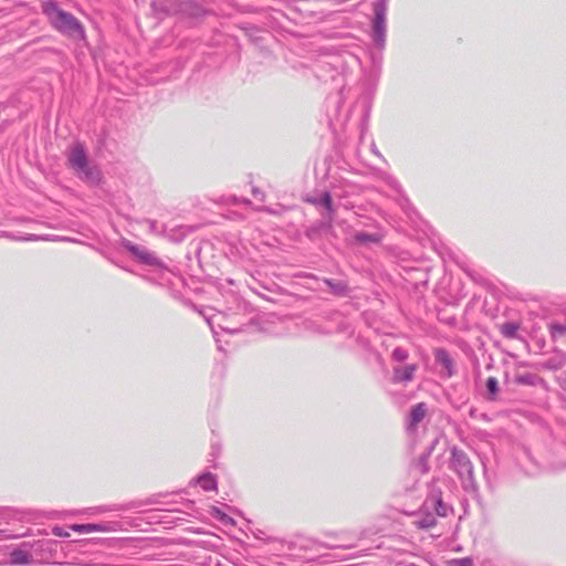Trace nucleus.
<instances>
[{
	"label": "nucleus",
	"mask_w": 566,
	"mask_h": 566,
	"mask_svg": "<svg viewBox=\"0 0 566 566\" xmlns=\"http://www.w3.org/2000/svg\"><path fill=\"white\" fill-rule=\"evenodd\" d=\"M41 9L52 27L62 34L74 40H83L85 38V31L81 22L73 14L60 9L56 1H43Z\"/></svg>",
	"instance_id": "1"
},
{
	"label": "nucleus",
	"mask_w": 566,
	"mask_h": 566,
	"mask_svg": "<svg viewBox=\"0 0 566 566\" xmlns=\"http://www.w3.org/2000/svg\"><path fill=\"white\" fill-rule=\"evenodd\" d=\"M67 163L80 179L90 184L97 185L101 180V171L96 165L92 164L84 146L81 143L73 144L66 151Z\"/></svg>",
	"instance_id": "2"
},
{
	"label": "nucleus",
	"mask_w": 566,
	"mask_h": 566,
	"mask_svg": "<svg viewBox=\"0 0 566 566\" xmlns=\"http://www.w3.org/2000/svg\"><path fill=\"white\" fill-rule=\"evenodd\" d=\"M51 541L23 542L19 547L13 548L9 556V564L13 566H27L49 558L52 546Z\"/></svg>",
	"instance_id": "3"
},
{
	"label": "nucleus",
	"mask_w": 566,
	"mask_h": 566,
	"mask_svg": "<svg viewBox=\"0 0 566 566\" xmlns=\"http://www.w3.org/2000/svg\"><path fill=\"white\" fill-rule=\"evenodd\" d=\"M388 0H378L374 4L375 18L373 21V40L375 44L382 49L386 43V14Z\"/></svg>",
	"instance_id": "4"
},
{
	"label": "nucleus",
	"mask_w": 566,
	"mask_h": 566,
	"mask_svg": "<svg viewBox=\"0 0 566 566\" xmlns=\"http://www.w3.org/2000/svg\"><path fill=\"white\" fill-rule=\"evenodd\" d=\"M123 245L135 258H137L139 262L158 268L160 272V280L168 281L165 276L170 275L171 273L161 265V262L153 252L148 251L146 248L136 245L130 241H125Z\"/></svg>",
	"instance_id": "5"
},
{
	"label": "nucleus",
	"mask_w": 566,
	"mask_h": 566,
	"mask_svg": "<svg viewBox=\"0 0 566 566\" xmlns=\"http://www.w3.org/2000/svg\"><path fill=\"white\" fill-rule=\"evenodd\" d=\"M450 467L461 479H473V467L470 459L463 451L455 447L451 449Z\"/></svg>",
	"instance_id": "6"
},
{
	"label": "nucleus",
	"mask_w": 566,
	"mask_h": 566,
	"mask_svg": "<svg viewBox=\"0 0 566 566\" xmlns=\"http://www.w3.org/2000/svg\"><path fill=\"white\" fill-rule=\"evenodd\" d=\"M418 369L417 364L398 365L392 370V381L397 384L409 382L413 379V375Z\"/></svg>",
	"instance_id": "7"
},
{
	"label": "nucleus",
	"mask_w": 566,
	"mask_h": 566,
	"mask_svg": "<svg viewBox=\"0 0 566 566\" xmlns=\"http://www.w3.org/2000/svg\"><path fill=\"white\" fill-rule=\"evenodd\" d=\"M427 411L428 409L424 402H419L411 408L407 424L409 432L416 431L417 426L424 419Z\"/></svg>",
	"instance_id": "8"
},
{
	"label": "nucleus",
	"mask_w": 566,
	"mask_h": 566,
	"mask_svg": "<svg viewBox=\"0 0 566 566\" xmlns=\"http://www.w3.org/2000/svg\"><path fill=\"white\" fill-rule=\"evenodd\" d=\"M177 13H184L189 17H200L203 9L192 0H177Z\"/></svg>",
	"instance_id": "9"
},
{
	"label": "nucleus",
	"mask_w": 566,
	"mask_h": 566,
	"mask_svg": "<svg viewBox=\"0 0 566 566\" xmlns=\"http://www.w3.org/2000/svg\"><path fill=\"white\" fill-rule=\"evenodd\" d=\"M177 0H154L151 2L153 12L156 14H176L177 13Z\"/></svg>",
	"instance_id": "10"
},
{
	"label": "nucleus",
	"mask_w": 566,
	"mask_h": 566,
	"mask_svg": "<svg viewBox=\"0 0 566 566\" xmlns=\"http://www.w3.org/2000/svg\"><path fill=\"white\" fill-rule=\"evenodd\" d=\"M71 530L77 533L107 532L109 527L106 524H73Z\"/></svg>",
	"instance_id": "11"
},
{
	"label": "nucleus",
	"mask_w": 566,
	"mask_h": 566,
	"mask_svg": "<svg viewBox=\"0 0 566 566\" xmlns=\"http://www.w3.org/2000/svg\"><path fill=\"white\" fill-rule=\"evenodd\" d=\"M307 201L315 206H323L329 213L333 212L332 197L328 192L324 191L318 196L308 197Z\"/></svg>",
	"instance_id": "12"
},
{
	"label": "nucleus",
	"mask_w": 566,
	"mask_h": 566,
	"mask_svg": "<svg viewBox=\"0 0 566 566\" xmlns=\"http://www.w3.org/2000/svg\"><path fill=\"white\" fill-rule=\"evenodd\" d=\"M197 483L205 490V491H212L217 488V481L213 474L211 473H205L197 479Z\"/></svg>",
	"instance_id": "13"
},
{
	"label": "nucleus",
	"mask_w": 566,
	"mask_h": 566,
	"mask_svg": "<svg viewBox=\"0 0 566 566\" xmlns=\"http://www.w3.org/2000/svg\"><path fill=\"white\" fill-rule=\"evenodd\" d=\"M436 359L446 368L448 376H451L452 359L450 358L449 354L444 349H438L436 353Z\"/></svg>",
	"instance_id": "14"
},
{
	"label": "nucleus",
	"mask_w": 566,
	"mask_h": 566,
	"mask_svg": "<svg viewBox=\"0 0 566 566\" xmlns=\"http://www.w3.org/2000/svg\"><path fill=\"white\" fill-rule=\"evenodd\" d=\"M413 524L418 528L428 530L436 524V517L433 514L427 513V514H423V515L419 516L418 518H416L413 521Z\"/></svg>",
	"instance_id": "15"
},
{
	"label": "nucleus",
	"mask_w": 566,
	"mask_h": 566,
	"mask_svg": "<svg viewBox=\"0 0 566 566\" xmlns=\"http://www.w3.org/2000/svg\"><path fill=\"white\" fill-rule=\"evenodd\" d=\"M325 283L329 286L332 293L335 295H344L347 292V285L343 281L334 282L326 279Z\"/></svg>",
	"instance_id": "16"
},
{
	"label": "nucleus",
	"mask_w": 566,
	"mask_h": 566,
	"mask_svg": "<svg viewBox=\"0 0 566 566\" xmlns=\"http://www.w3.org/2000/svg\"><path fill=\"white\" fill-rule=\"evenodd\" d=\"M1 237L17 240V241H38V240H49V237H39L36 234H29L27 237H15L14 234L10 232H2Z\"/></svg>",
	"instance_id": "17"
},
{
	"label": "nucleus",
	"mask_w": 566,
	"mask_h": 566,
	"mask_svg": "<svg viewBox=\"0 0 566 566\" xmlns=\"http://www.w3.org/2000/svg\"><path fill=\"white\" fill-rule=\"evenodd\" d=\"M355 240L358 243H367V242H377L380 238L377 234H369L365 232H357L355 234Z\"/></svg>",
	"instance_id": "18"
},
{
	"label": "nucleus",
	"mask_w": 566,
	"mask_h": 566,
	"mask_svg": "<svg viewBox=\"0 0 566 566\" xmlns=\"http://www.w3.org/2000/svg\"><path fill=\"white\" fill-rule=\"evenodd\" d=\"M409 354L405 348L397 347L391 354V358L395 361L402 363L408 358Z\"/></svg>",
	"instance_id": "19"
},
{
	"label": "nucleus",
	"mask_w": 566,
	"mask_h": 566,
	"mask_svg": "<svg viewBox=\"0 0 566 566\" xmlns=\"http://www.w3.org/2000/svg\"><path fill=\"white\" fill-rule=\"evenodd\" d=\"M486 388L491 395H495L497 392V380L494 377H490L486 380Z\"/></svg>",
	"instance_id": "20"
},
{
	"label": "nucleus",
	"mask_w": 566,
	"mask_h": 566,
	"mask_svg": "<svg viewBox=\"0 0 566 566\" xmlns=\"http://www.w3.org/2000/svg\"><path fill=\"white\" fill-rule=\"evenodd\" d=\"M453 566H473V560L469 557L454 559L452 562Z\"/></svg>",
	"instance_id": "21"
},
{
	"label": "nucleus",
	"mask_w": 566,
	"mask_h": 566,
	"mask_svg": "<svg viewBox=\"0 0 566 566\" xmlns=\"http://www.w3.org/2000/svg\"><path fill=\"white\" fill-rule=\"evenodd\" d=\"M52 533L59 537H69L70 536V533L60 526L53 527Z\"/></svg>",
	"instance_id": "22"
},
{
	"label": "nucleus",
	"mask_w": 566,
	"mask_h": 566,
	"mask_svg": "<svg viewBox=\"0 0 566 566\" xmlns=\"http://www.w3.org/2000/svg\"><path fill=\"white\" fill-rule=\"evenodd\" d=\"M503 332L505 335L512 336L515 333V327L513 325H506V326H504Z\"/></svg>",
	"instance_id": "23"
},
{
	"label": "nucleus",
	"mask_w": 566,
	"mask_h": 566,
	"mask_svg": "<svg viewBox=\"0 0 566 566\" xmlns=\"http://www.w3.org/2000/svg\"><path fill=\"white\" fill-rule=\"evenodd\" d=\"M252 192H253V196L256 198L262 195L258 189H253Z\"/></svg>",
	"instance_id": "24"
},
{
	"label": "nucleus",
	"mask_w": 566,
	"mask_h": 566,
	"mask_svg": "<svg viewBox=\"0 0 566 566\" xmlns=\"http://www.w3.org/2000/svg\"><path fill=\"white\" fill-rule=\"evenodd\" d=\"M59 240H62V241H72V242H75V240H73V239H69V238H60Z\"/></svg>",
	"instance_id": "25"
}]
</instances>
